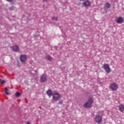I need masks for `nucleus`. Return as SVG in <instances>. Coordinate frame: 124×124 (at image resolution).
<instances>
[{"label": "nucleus", "mask_w": 124, "mask_h": 124, "mask_svg": "<svg viewBox=\"0 0 124 124\" xmlns=\"http://www.w3.org/2000/svg\"><path fill=\"white\" fill-rule=\"evenodd\" d=\"M93 103V98H90L88 101L83 105V107H85V108H91Z\"/></svg>", "instance_id": "nucleus-1"}, {"label": "nucleus", "mask_w": 124, "mask_h": 124, "mask_svg": "<svg viewBox=\"0 0 124 124\" xmlns=\"http://www.w3.org/2000/svg\"><path fill=\"white\" fill-rule=\"evenodd\" d=\"M103 68L105 69L107 73H110V72H111V68H110V66L107 63H105L103 65Z\"/></svg>", "instance_id": "nucleus-2"}, {"label": "nucleus", "mask_w": 124, "mask_h": 124, "mask_svg": "<svg viewBox=\"0 0 124 124\" xmlns=\"http://www.w3.org/2000/svg\"><path fill=\"white\" fill-rule=\"evenodd\" d=\"M52 96L54 100H59L61 97V94L59 93L55 92L53 93Z\"/></svg>", "instance_id": "nucleus-3"}, {"label": "nucleus", "mask_w": 124, "mask_h": 124, "mask_svg": "<svg viewBox=\"0 0 124 124\" xmlns=\"http://www.w3.org/2000/svg\"><path fill=\"white\" fill-rule=\"evenodd\" d=\"M109 88L112 90V91H117V90H118V85H117L116 83H113L109 85Z\"/></svg>", "instance_id": "nucleus-4"}, {"label": "nucleus", "mask_w": 124, "mask_h": 124, "mask_svg": "<svg viewBox=\"0 0 124 124\" xmlns=\"http://www.w3.org/2000/svg\"><path fill=\"white\" fill-rule=\"evenodd\" d=\"M95 122H96L97 124H100V123L102 122V117L100 115L96 116L95 118Z\"/></svg>", "instance_id": "nucleus-5"}, {"label": "nucleus", "mask_w": 124, "mask_h": 124, "mask_svg": "<svg viewBox=\"0 0 124 124\" xmlns=\"http://www.w3.org/2000/svg\"><path fill=\"white\" fill-rule=\"evenodd\" d=\"M40 79L41 81L42 82V83H44L47 80V76L46 74H43L41 76Z\"/></svg>", "instance_id": "nucleus-6"}, {"label": "nucleus", "mask_w": 124, "mask_h": 124, "mask_svg": "<svg viewBox=\"0 0 124 124\" xmlns=\"http://www.w3.org/2000/svg\"><path fill=\"white\" fill-rule=\"evenodd\" d=\"M91 4V2L88 0L84 1L82 3V5H83V6H85V7H88V6H90Z\"/></svg>", "instance_id": "nucleus-7"}, {"label": "nucleus", "mask_w": 124, "mask_h": 124, "mask_svg": "<svg viewBox=\"0 0 124 124\" xmlns=\"http://www.w3.org/2000/svg\"><path fill=\"white\" fill-rule=\"evenodd\" d=\"M12 49L14 52H19V50H20L19 46L17 45L12 46Z\"/></svg>", "instance_id": "nucleus-8"}, {"label": "nucleus", "mask_w": 124, "mask_h": 124, "mask_svg": "<svg viewBox=\"0 0 124 124\" xmlns=\"http://www.w3.org/2000/svg\"><path fill=\"white\" fill-rule=\"evenodd\" d=\"M124 22V18H123V17H118L116 21V23H117V24H123Z\"/></svg>", "instance_id": "nucleus-9"}, {"label": "nucleus", "mask_w": 124, "mask_h": 124, "mask_svg": "<svg viewBox=\"0 0 124 124\" xmlns=\"http://www.w3.org/2000/svg\"><path fill=\"white\" fill-rule=\"evenodd\" d=\"M20 61L22 62H25V61L27 60V56L23 55H21L20 56Z\"/></svg>", "instance_id": "nucleus-10"}, {"label": "nucleus", "mask_w": 124, "mask_h": 124, "mask_svg": "<svg viewBox=\"0 0 124 124\" xmlns=\"http://www.w3.org/2000/svg\"><path fill=\"white\" fill-rule=\"evenodd\" d=\"M46 94L47 95H48V96H52V95L53 96V94H54L52 90H47L46 92Z\"/></svg>", "instance_id": "nucleus-11"}, {"label": "nucleus", "mask_w": 124, "mask_h": 124, "mask_svg": "<svg viewBox=\"0 0 124 124\" xmlns=\"http://www.w3.org/2000/svg\"><path fill=\"white\" fill-rule=\"evenodd\" d=\"M119 110L120 111H121V112H123V111H124V105H120L119 106Z\"/></svg>", "instance_id": "nucleus-12"}, {"label": "nucleus", "mask_w": 124, "mask_h": 124, "mask_svg": "<svg viewBox=\"0 0 124 124\" xmlns=\"http://www.w3.org/2000/svg\"><path fill=\"white\" fill-rule=\"evenodd\" d=\"M110 6L111 5L110 4V3H109V2H107L105 4L104 9H105V7H106L107 8H110Z\"/></svg>", "instance_id": "nucleus-13"}, {"label": "nucleus", "mask_w": 124, "mask_h": 124, "mask_svg": "<svg viewBox=\"0 0 124 124\" xmlns=\"http://www.w3.org/2000/svg\"><path fill=\"white\" fill-rule=\"evenodd\" d=\"M46 58L47 60L48 61H49L50 62H51V61H52V60H53V58L50 55H47Z\"/></svg>", "instance_id": "nucleus-14"}, {"label": "nucleus", "mask_w": 124, "mask_h": 124, "mask_svg": "<svg viewBox=\"0 0 124 124\" xmlns=\"http://www.w3.org/2000/svg\"><path fill=\"white\" fill-rule=\"evenodd\" d=\"M8 89H7V87L5 88V93H6V94H7V95H8L9 94V93H8Z\"/></svg>", "instance_id": "nucleus-15"}, {"label": "nucleus", "mask_w": 124, "mask_h": 124, "mask_svg": "<svg viewBox=\"0 0 124 124\" xmlns=\"http://www.w3.org/2000/svg\"><path fill=\"white\" fill-rule=\"evenodd\" d=\"M4 83H5V80H2L1 79H0V84L3 85V84H4Z\"/></svg>", "instance_id": "nucleus-16"}, {"label": "nucleus", "mask_w": 124, "mask_h": 124, "mask_svg": "<svg viewBox=\"0 0 124 124\" xmlns=\"http://www.w3.org/2000/svg\"><path fill=\"white\" fill-rule=\"evenodd\" d=\"M19 95H21V93L19 92H17L16 93V96H19Z\"/></svg>", "instance_id": "nucleus-17"}, {"label": "nucleus", "mask_w": 124, "mask_h": 124, "mask_svg": "<svg viewBox=\"0 0 124 124\" xmlns=\"http://www.w3.org/2000/svg\"><path fill=\"white\" fill-rule=\"evenodd\" d=\"M52 20H54L55 21H58V17L53 16L52 17Z\"/></svg>", "instance_id": "nucleus-18"}, {"label": "nucleus", "mask_w": 124, "mask_h": 124, "mask_svg": "<svg viewBox=\"0 0 124 124\" xmlns=\"http://www.w3.org/2000/svg\"><path fill=\"white\" fill-rule=\"evenodd\" d=\"M62 103H63V101L61 100L59 101V104H62Z\"/></svg>", "instance_id": "nucleus-19"}, {"label": "nucleus", "mask_w": 124, "mask_h": 124, "mask_svg": "<svg viewBox=\"0 0 124 124\" xmlns=\"http://www.w3.org/2000/svg\"><path fill=\"white\" fill-rule=\"evenodd\" d=\"M7 1H9V2H11L12 1V0H6Z\"/></svg>", "instance_id": "nucleus-20"}, {"label": "nucleus", "mask_w": 124, "mask_h": 124, "mask_svg": "<svg viewBox=\"0 0 124 124\" xmlns=\"http://www.w3.org/2000/svg\"><path fill=\"white\" fill-rule=\"evenodd\" d=\"M27 124H30V122H28L27 123Z\"/></svg>", "instance_id": "nucleus-21"}, {"label": "nucleus", "mask_w": 124, "mask_h": 124, "mask_svg": "<svg viewBox=\"0 0 124 124\" xmlns=\"http://www.w3.org/2000/svg\"><path fill=\"white\" fill-rule=\"evenodd\" d=\"M45 1H47L48 0H44Z\"/></svg>", "instance_id": "nucleus-22"}]
</instances>
